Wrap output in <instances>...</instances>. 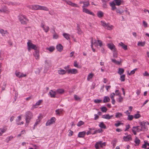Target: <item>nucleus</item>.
<instances>
[{
	"label": "nucleus",
	"mask_w": 149,
	"mask_h": 149,
	"mask_svg": "<svg viewBox=\"0 0 149 149\" xmlns=\"http://www.w3.org/2000/svg\"><path fill=\"white\" fill-rule=\"evenodd\" d=\"M99 127H100V129H98L95 130L94 132H93L92 131L94 130V128H89V131H88L86 133V134L88 135L89 134H97V133H100L102 132V122L100 123V124L99 125Z\"/></svg>",
	"instance_id": "f257e3e1"
},
{
	"label": "nucleus",
	"mask_w": 149,
	"mask_h": 149,
	"mask_svg": "<svg viewBox=\"0 0 149 149\" xmlns=\"http://www.w3.org/2000/svg\"><path fill=\"white\" fill-rule=\"evenodd\" d=\"M121 3V0H114L113 1L110 3V6L111 7V10H114L116 9L115 6H120Z\"/></svg>",
	"instance_id": "f03ea898"
},
{
	"label": "nucleus",
	"mask_w": 149,
	"mask_h": 149,
	"mask_svg": "<svg viewBox=\"0 0 149 149\" xmlns=\"http://www.w3.org/2000/svg\"><path fill=\"white\" fill-rule=\"evenodd\" d=\"M18 19L21 23L23 24H26L29 21L28 19L24 15H21L18 16Z\"/></svg>",
	"instance_id": "7ed1b4c3"
},
{
	"label": "nucleus",
	"mask_w": 149,
	"mask_h": 149,
	"mask_svg": "<svg viewBox=\"0 0 149 149\" xmlns=\"http://www.w3.org/2000/svg\"><path fill=\"white\" fill-rule=\"evenodd\" d=\"M25 120L27 125H28L31 119L33 117L32 113L30 111H27L25 113Z\"/></svg>",
	"instance_id": "20e7f679"
},
{
	"label": "nucleus",
	"mask_w": 149,
	"mask_h": 149,
	"mask_svg": "<svg viewBox=\"0 0 149 149\" xmlns=\"http://www.w3.org/2000/svg\"><path fill=\"white\" fill-rule=\"evenodd\" d=\"M27 46L28 49L29 51H30L31 49L36 50L38 48L37 47L36 45L33 44L30 40H29L27 42Z\"/></svg>",
	"instance_id": "39448f33"
},
{
	"label": "nucleus",
	"mask_w": 149,
	"mask_h": 149,
	"mask_svg": "<svg viewBox=\"0 0 149 149\" xmlns=\"http://www.w3.org/2000/svg\"><path fill=\"white\" fill-rule=\"evenodd\" d=\"M103 27L105 29L109 30H111L113 29V26L109 23H106L105 22H103Z\"/></svg>",
	"instance_id": "423d86ee"
},
{
	"label": "nucleus",
	"mask_w": 149,
	"mask_h": 149,
	"mask_svg": "<svg viewBox=\"0 0 149 149\" xmlns=\"http://www.w3.org/2000/svg\"><path fill=\"white\" fill-rule=\"evenodd\" d=\"M56 120L55 118L54 117L50 119L47 121L46 123V125L48 126L52 124H53L55 123Z\"/></svg>",
	"instance_id": "0eeeda50"
},
{
	"label": "nucleus",
	"mask_w": 149,
	"mask_h": 149,
	"mask_svg": "<svg viewBox=\"0 0 149 149\" xmlns=\"http://www.w3.org/2000/svg\"><path fill=\"white\" fill-rule=\"evenodd\" d=\"M9 12V9L5 6H3L1 9H0V13H8Z\"/></svg>",
	"instance_id": "6e6552de"
},
{
	"label": "nucleus",
	"mask_w": 149,
	"mask_h": 149,
	"mask_svg": "<svg viewBox=\"0 0 149 149\" xmlns=\"http://www.w3.org/2000/svg\"><path fill=\"white\" fill-rule=\"evenodd\" d=\"M93 45L96 47H97L98 46L101 47L102 45V41L99 40H95L94 42H93Z\"/></svg>",
	"instance_id": "1a4fd4ad"
},
{
	"label": "nucleus",
	"mask_w": 149,
	"mask_h": 149,
	"mask_svg": "<svg viewBox=\"0 0 149 149\" xmlns=\"http://www.w3.org/2000/svg\"><path fill=\"white\" fill-rule=\"evenodd\" d=\"M107 46L109 49L113 51L116 50L115 45L113 43L108 44Z\"/></svg>",
	"instance_id": "9d476101"
},
{
	"label": "nucleus",
	"mask_w": 149,
	"mask_h": 149,
	"mask_svg": "<svg viewBox=\"0 0 149 149\" xmlns=\"http://www.w3.org/2000/svg\"><path fill=\"white\" fill-rule=\"evenodd\" d=\"M95 147L96 149H99L100 147H102V141L96 142L95 144Z\"/></svg>",
	"instance_id": "9b49d317"
},
{
	"label": "nucleus",
	"mask_w": 149,
	"mask_h": 149,
	"mask_svg": "<svg viewBox=\"0 0 149 149\" xmlns=\"http://www.w3.org/2000/svg\"><path fill=\"white\" fill-rule=\"evenodd\" d=\"M28 7L29 9L32 10H39V7L38 5H33L29 6H28Z\"/></svg>",
	"instance_id": "f8f14e48"
},
{
	"label": "nucleus",
	"mask_w": 149,
	"mask_h": 149,
	"mask_svg": "<svg viewBox=\"0 0 149 149\" xmlns=\"http://www.w3.org/2000/svg\"><path fill=\"white\" fill-rule=\"evenodd\" d=\"M41 27L43 28V30L45 31L46 33L48 32L49 30V27L48 26H46L45 27V25L43 23H41L40 25Z\"/></svg>",
	"instance_id": "ddd939ff"
},
{
	"label": "nucleus",
	"mask_w": 149,
	"mask_h": 149,
	"mask_svg": "<svg viewBox=\"0 0 149 149\" xmlns=\"http://www.w3.org/2000/svg\"><path fill=\"white\" fill-rule=\"evenodd\" d=\"M67 72L71 74H76L78 72L77 70L75 69H71L67 70Z\"/></svg>",
	"instance_id": "4468645a"
},
{
	"label": "nucleus",
	"mask_w": 149,
	"mask_h": 149,
	"mask_svg": "<svg viewBox=\"0 0 149 149\" xmlns=\"http://www.w3.org/2000/svg\"><path fill=\"white\" fill-rule=\"evenodd\" d=\"M83 12L85 13H86L91 15H92L93 16L95 15L94 14L93 12L90 11V10H88V9L86 8H83Z\"/></svg>",
	"instance_id": "2eb2a0df"
},
{
	"label": "nucleus",
	"mask_w": 149,
	"mask_h": 149,
	"mask_svg": "<svg viewBox=\"0 0 149 149\" xmlns=\"http://www.w3.org/2000/svg\"><path fill=\"white\" fill-rule=\"evenodd\" d=\"M33 55L36 59L38 60L39 59V51L37 50V49L35 50V52L33 54Z\"/></svg>",
	"instance_id": "dca6fc26"
},
{
	"label": "nucleus",
	"mask_w": 149,
	"mask_h": 149,
	"mask_svg": "<svg viewBox=\"0 0 149 149\" xmlns=\"http://www.w3.org/2000/svg\"><path fill=\"white\" fill-rule=\"evenodd\" d=\"M123 140L125 141H128L132 139L131 136L130 135H127L126 136H124L123 137Z\"/></svg>",
	"instance_id": "f3484780"
},
{
	"label": "nucleus",
	"mask_w": 149,
	"mask_h": 149,
	"mask_svg": "<svg viewBox=\"0 0 149 149\" xmlns=\"http://www.w3.org/2000/svg\"><path fill=\"white\" fill-rule=\"evenodd\" d=\"M38 118L36 120V122H35L34 125V127H36V126L38 124V123L40 122V121L41 120V119L42 118V116L41 115H40L39 116H38Z\"/></svg>",
	"instance_id": "a211bd4d"
},
{
	"label": "nucleus",
	"mask_w": 149,
	"mask_h": 149,
	"mask_svg": "<svg viewBox=\"0 0 149 149\" xmlns=\"http://www.w3.org/2000/svg\"><path fill=\"white\" fill-rule=\"evenodd\" d=\"M146 122L143 121L140 122V125L141 126V127L144 131L146 129Z\"/></svg>",
	"instance_id": "6ab92c4d"
},
{
	"label": "nucleus",
	"mask_w": 149,
	"mask_h": 149,
	"mask_svg": "<svg viewBox=\"0 0 149 149\" xmlns=\"http://www.w3.org/2000/svg\"><path fill=\"white\" fill-rule=\"evenodd\" d=\"M56 49L58 51L61 52L63 50V46L61 44H59L56 45Z\"/></svg>",
	"instance_id": "aec40b11"
},
{
	"label": "nucleus",
	"mask_w": 149,
	"mask_h": 149,
	"mask_svg": "<svg viewBox=\"0 0 149 149\" xmlns=\"http://www.w3.org/2000/svg\"><path fill=\"white\" fill-rule=\"evenodd\" d=\"M49 94L51 97H55L56 94V91H54L52 90H50L49 92Z\"/></svg>",
	"instance_id": "412c9836"
},
{
	"label": "nucleus",
	"mask_w": 149,
	"mask_h": 149,
	"mask_svg": "<svg viewBox=\"0 0 149 149\" xmlns=\"http://www.w3.org/2000/svg\"><path fill=\"white\" fill-rule=\"evenodd\" d=\"M86 134V132L85 131L80 132L78 133V137L80 138H83L85 136Z\"/></svg>",
	"instance_id": "4be33fe9"
},
{
	"label": "nucleus",
	"mask_w": 149,
	"mask_h": 149,
	"mask_svg": "<svg viewBox=\"0 0 149 149\" xmlns=\"http://www.w3.org/2000/svg\"><path fill=\"white\" fill-rule=\"evenodd\" d=\"M63 109H56L55 111V112H56V115H60L63 112Z\"/></svg>",
	"instance_id": "5701e85b"
},
{
	"label": "nucleus",
	"mask_w": 149,
	"mask_h": 149,
	"mask_svg": "<svg viewBox=\"0 0 149 149\" xmlns=\"http://www.w3.org/2000/svg\"><path fill=\"white\" fill-rule=\"evenodd\" d=\"M111 60L112 62L117 65H120L122 62V61L120 60V61H118L115 59H111Z\"/></svg>",
	"instance_id": "b1692460"
},
{
	"label": "nucleus",
	"mask_w": 149,
	"mask_h": 149,
	"mask_svg": "<svg viewBox=\"0 0 149 149\" xmlns=\"http://www.w3.org/2000/svg\"><path fill=\"white\" fill-rule=\"evenodd\" d=\"M39 10H44L45 11H48L49 9L47 7L39 5Z\"/></svg>",
	"instance_id": "393cba45"
},
{
	"label": "nucleus",
	"mask_w": 149,
	"mask_h": 149,
	"mask_svg": "<svg viewBox=\"0 0 149 149\" xmlns=\"http://www.w3.org/2000/svg\"><path fill=\"white\" fill-rule=\"evenodd\" d=\"M58 73L60 74H64L66 73V71L65 70L63 69H60L58 70Z\"/></svg>",
	"instance_id": "a878e982"
},
{
	"label": "nucleus",
	"mask_w": 149,
	"mask_h": 149,
	"mask_svg": "<svg viewBox=\"0 0 149 149\" xmlns=\"http://www.w3.org/2000/svg\"><path fill=\"white\" fill-rule=\"evenodd\" d=\"M42 100H39L37 102H36L35 104L32 107L33 108V109L36 108L37 107H36V106L39 105L42 102Z\"/></svg>",
	"instance_id": "bb28decb"
},
{
	"label": "nucleus",
	"mask_w": 149,
	"mask_h": 149,
	"mask_svg": "<svg viewBox=\"0 0 149 149\" xmlns=\"http://www.w3.org/2000/svg\"><path fill=\"white\" fill-rule=\"evenodd\" d=\"M113 116V115L110 116L109 114H107L103 115V118L109 120Z\"/></svg>",
	"instance_id": "cd10ccee"
},
{
	"label": "nucleus",
	"mask_w": 149,
	"mask_h": 149,
	"mask_svg": "<svg viewBox=\"0 0 149 149\" xmlns=\"http://www.w3.org/2000/svg\"><path fill=\"white\" fill-rule=\"evenodd\" d=\"M63 36L64 38H65L67 40H70V35L69 34H68L65 33H64L63 34Z\"/></svg>",
	"instance_id": "c85d7f7f"
},
{
	"label": "nucleus",
	"mask_w": 149,
	"mask_h": 149,
	"mask_svg": "<svg viewBox=\"0 0 149 149\" xmlns=\"http://www.w3.org/2000/svg\"><path fill=\"white\" fill-rule=\"evenodd\" d=\"M83 3L84 4L82 6V7L83 8L87 7L89 5V3L88 1L86 2H80V3Z\"/></svg>",
	"instance_id": "c756f323"
},
{
	"label": "nucleus",
	"mask_w": 149,
	"mask_h": 149,
	"mask_svg": "<svg viewBox=\"0 0 149 149\" xmlns=\"http://www.w3.org/2000/svg\"><path fill=\"white\" fill-rule=\"evenodd\" d=\"M119 45L122 47V48L125 50H126L127 49V46L125 45L123 42H120L119 43Z\"/></svg>",
	"instance_id": "7c9ffc66"
},
{
	"label": "nucleus",
	"mask_w": 149,
	"mask_h": 149,
	"mask_svg": "<svg viewBox=\"0 0 149 149\" xmlns=\"http://www.w3.org/2000/svg\"><path fill=\"white\" fill-rule=\"evenodd\" d=\"M77 33L78 34H81L82 33V31L79 25L77 24Z\"/></svg>",
	"instance_id": "2f4dec72"
},
{
	"label": "nucleus",
	"mask_w": 149,
	"mask_h": 149,
	"mask_svg": "<svg viewBox=\"0 0 149 149\" xmlns=\"http://www.w3.org/2000/svg\"><path fill=\"white\" fill-rule=\"evenodd\" d=\"M140 142V140L137 137H136L134 141V142L135 143V146H137L139 145Z\"/></svg>",
	"instance_id": "473e14b6"
},
{
	"label": "nucleus",
	"mask_w": 149,
	"mask_h": 149,
	"mask_svg": "<svg viewBox=\"0 0 149 149\" xmlns=\"http://www.w3.org/2000/svg\"><path fill=\"white\" fill-rule=\"evenodd\" d=\"M56 93L59 94H62L64 92V91L63 89H58L56 91Z\"/></svg>",
	"instance_id": "72a5a7b5"
},
{
	"label": "nucleus",
	"mask_w": 149,
	"mask_h": 149,
	"mask_svg": "<svg viewBox=\"0 0 149 149\" xmlns=\"http://www.w3.org/2000/svg\"><path fill=\"white\" fill-rule=\"evenodd\" d=\"M133 129H136V130L137 132L143 131L141 127L140 128V127L139 126H134L133 127Z\"/></svg>",
	"instance_id": "f704fd0d"
},
{
	"label": "nucleus",
	"mask_w": 149,
	"mask_h": 149,
	"mask_svg": "<svg viewBox=\"0 0 149 149\" xmlns=\"http://www.w3.org/2000/svg\"><path fill=\"white\" fill-rule=\"evenodd\" d=\"M0 33L2 34V36H4L7 33H8L7 30L4 31L3 29H1L0 30Z\"/></svg>",
	"instance_id": "c9c22d12"
},
{
	"label": "nucleus",
	"mask_w": 149,
	"mask_h": 149,
	"mask_svg": "<svg viewBox=\"0 0 149 149\" xmlns=\"http://www.w3.org/2000/svg\"><path fill=\"white\" fill-rule=\"evenodd\" d=\"M124 70L122 68H119L118 73L120 75L122 74L124 72Z\"/></svg>",
	"instance_id": "e433bc0d"
},
{
	"label": "nucleus",
	"mask_w": 149,
	"mask_h": 149,
	"mask_svg": "<svg viewBox=\"0 0 149 149\" xmlns=\"http://www.w3.org/2000/svg\"><path fill=\"white\" fill-rule=\"evenodd\" d=\"M110 100V99L109 97L105 96L104 97L103 100V102H109Z\"/></svg>",
	"instance_id": "4c0bfd02"
},
{
	"label": "nucleus",
	"mask_w": 149,
	"mask_h": 149,
	"mask_svg": "<svg viewBox=\"0 0 149 149\" xmlns=\"http://www.w3.org/2000/svg\"><path fill=\"white\" fill-rule=\"evenodd\" d=\"M55 48L53 46H51L49 47H47L46 49L48 50L51 52H52L54 50Z\"/></svg>",
	"instance_id": "58836bf2"
},
{
	"label": "nucleus",
	"mask_w": 149,
	"mask_h": 149,
	"mask_svg": "<svg viewBox=\"0 0 149 149\" xmlns=\"http://www.w3.org/2000/svg\"><path fill=\"white\" fill-rule=\"evenodd\" d=\"M117 142V140L114 139L112 142L111 143L113 144V148H114L116 146V144Z\"/></svg>",
	"instance_id": "ea45409f"
},
{
	"label": "nucleus",
	"mask_w": 149,
	"mask_h": 149,
	"mask_svg": "<svg viewBox=\"0 0 149 149\" xmlns=\"http://www.w3.org/2000/svg\"><path fill=\"white\" fill-rule=\"evenodd\" d=\"M93 76V74L92 73H90L89 74L87 77V79L88 81H89L91 79Z\"/></svg>",
	"instance_id": "a19ab883"
},
{
	"label": "nucleus",
	"mask_w": 149,
	"mask_h": 149,
	"mask_svg": "<svg viewBox=\"0 0 149 149\" xmlns=\"http://www.w3.org/2000/svg\"><path fill=\"white\" fill-rule=\"evenodd\" d=\"M9 5H11L13 6L18 5L19 4V3L16 2H10L8 4Z\"/></svg>",
	"instance_id": "79ce46f5"
},
{
	"label": "nucleus",
	"mask_w": 149,
	"mask_h": 149,
	"mask_svg": "<svg viewBox=\"0 0 149 149\" xmlns=\"http://www.w3.org/2000/svg\"><path fill=\"white\" fill-rule=\"evenodd\" d=\"M97 16L100 18L102 17V12L100 11H98L97 13Z\"/></svg>",
	"instance_id": "37998d69"
},
{
	"label": "nucleus",
	"mask_w": 149,
	"mask_h": 149,
	"mask_svg": "<svg viewBox=\"0 0 149 149\" xmlns=\"http://www.w3.org/2000/svg\"><path fill=\"white\" fill-rule=\"evenodd\" d=\"M125 75L124 74L121 75L120 77V79L121 81H124L125 80Z\"/></svg>",
	"instance_id": "c03bdc74"
},
{
	"label": "nucleus",
	"mask_w": 149,
	"mask_h": 149,
	"mask_svg": "<svg viewBox=\"0 0 149 149\" xmlns=\"http://www.w3.org/2000/svg\"><path fill=\"white\" fill-rule=\"evenodd\" d=\"M13 137L12 136L8 137L6 140V142L7 143H8L13 138Z\"/></svg>",
	"instance_id": "a18cd8bd"
},
{
	"label": "nucleus",
	"mask_w": 149,
	"mask_h": 149,
	"mask_svg": "<svg viewBox=\"0 0 149 149\" xmlns=\"http://www.w3.org/2000/svg\"><path fill=\"white\" fill-rule=\"evenodd\" d=\"M122 116V114L119 112L117 113H116V117L117 118H119L120 117Z\"/></svg>",
	"instance_id": "49530a36"
},
{
	"label": "nucleus",
	"mask_w": 149,
	"mask_h": 149,
	"mask_svg": "<svg viewBox=\"0 0 149 149\" xmlns=\"http://www.w3.org/2000/svg\"><path fill=\"white\" fill-rule=\"evenodd\" d=\"M138 45L140 46H143L145 45V42H139L138 43Z\"/></svg>",
	"instance_id": "de8ad7c7"
},
{
	"label": "nucleus",
	"mask_w": 149,
	"mask_h": 149,
	"mask_svg": "<svg viewBox=\"0 0 149 149\" xmlns=\"http://www.w3.org/2000/svg\"><path fill=\"white\" fill-rule=\"evenodd\" d=\"M123 100V98L120 95H119L118 101L120 102H122Z\"/></svg>",
	"instance_id": "09e8293b"
},
{
	"label": "nucleus",
	"mask_w": 149,
	"mask_h": 149,
	"mask_svg": "<svg viewBox=\"0 0 149 149\" xmlns=\"http://www.w3.org/2000/svg\"><path fill=\"white\" fill-rule=\"evenodd\" d=\"M84 124V122L82 121H80L78 123L77 125L78 127H80Z\"/></svg>",
	"instance_id": "8fccbe9b"
},
{
	"label": "nucleus",
	"mask_w": 149,
	"mask_h": 149,
	"mask_svg": "<svg viewBox=\"0 0 149 149\" xmlns=\"http://www.w3.org/2000/svg\"><path fill=\"white\" fill-rule=\"evenodd\" d=\"M133 116L132 115H130V114L128 115V116L127 119L129 120H132L133 119Z\"/></svg>",
	"instance_id": "3c124183"
},
{
	"label": "nucleus",
	"mask_w": 149,
	"mask_h": 149,
	"mask_svg": "<svg viewBox=\"0 0 149 149\" xmlns=\"http://www.w3.org/2000/svg\"><path fill=\"white\" fill-rule=\"evenodd\" d=\"M116 9V12L117 13H119L120 14H121L124 12V11L123 10H120L119 9H117V8Z\"/></svg>",
	"instance_id": "603ef678"
},
{
	"label": "nucleus",
	"mask_w": 149,
	"mask_h": 149,
	"mask_svg": "<svg viewBox=\"0 0 149 149\" xmlns=\"http://www.w3.org/2000/svg\"><path fill=\"white\" fill-rule=\"evenodd\" d=\"M137 70V68H135L133 70H132L129 73V75H131L132 74H133L135 72V71Z\"/></svg>",
	"instance_id": "864d4df0"
},
{
	"label": "nucleus",
	"mask_w": 149,
	"mask_h": 149,
	"mask_svg": "<svg viewBox=\"0 0 149 149\" xmlns=\"http://www.w3.org/2000/svg\"><path fill=\"white\" fill-rule=\"evenodd\" d=\"M74 99L76 100H79L80 99V98L77 95H74Z\"/></svg>",
	"instance_id": "5fc2aeb1"
},
{
	"label": "nucleus",
	"mask_w": 149,
	"mask_h": 149,
	"mask_svg": "<svg viewBox=\"0 0 149 149\" xmlns=\"http://www.w3.org/2000/svg\"><path fill=\"white\" fill-rule=\"evenodd\" d=\"M140 117L141 116L140 115V114L139 113H136L135 114L134 116V118L136 119Z\"/></svg>",
	"instance_id": "6e6d98bb"
},
{
	"label": "nucleus",
	"mask_w": 149,
	"mask_h": 149,
	"mask_svg": "<svg viewBox=\"0 0 149 149\" xmlns=\"http://www.w3.org/2000/svg\"><path fill=\"white\" fill-rule=\"evenodd\" d=\"M113 57L115 58L117 57V53L116 50L115 51H113Z\"/></svg>",
	"instance_id": "4d7b16f0"
},
{
	"label": "nucleus",
	"mask_w": 149,
	"mask_h": 149,
	"mask_svg": "<svg viewBox=\"0 0 149 149\" xmlns=\"http://www.w3.org/2000/svg\"><path fill=\"white\" fill-rule=\"evenodd\" d=\"M102 101L101 100L96 99L94 100V102L96 103H98L101 102Z\"/></svg>",
	"instance_id": "13d9d810"
},
{
	"label": "nucleus",
	"mask_w": 149,
	"mask_h": 149,
	"mask_svg": "<svg viewBox=\"0 0 149 149\" xmlns=\"http://www.w3.org/2000/svg\"><path fill=\"white\" fill-rule=\"evenodd\" d=\"M16 122L17 124L18 125H20L22 124H23L24 123L23 121H22L20 122L19 121H16Z\"/></svg>",
	"instance_id": "bf43d9fd"
},
{
	"label": "nucleus",
	"mask_w": 149,
	"mask_h": 149,
	"mask_svg": "<svg viewBox=\"0 0 149 149\" xmlns=\"http://www.w3.org/2000/svg\"><path fill=\"white\" fill-rule=\"evenodd\" d=\"M73 133V132L72 131H71L70 130H69V134L68 135L69 136H71L72 135Z\"/></svg>",
	"instance_id": "052dcab7"
},
{
	"label": "nucleus",
	"mask_w": 149,
	"mask_h": 149,
	"mask_svg": "<svg viewBox=\"0 0 149 149\" xmlns=\"http://www.w3.org/2000/svg\"><path fill=\"white\" fill-rule=\"evenodd\" d=\"M16 76L19 78V76L20 74V72L16 71L15 72Z\"/></svg>",
	"instance_id": "680f3d73"
},
{
	"label": "nucleus",
	"mask_w": 149,
	"mask_h": 149,
	"mask_svg": "<svg viewBox=\"0 0 149 149\" xmlns=\"http://www.w3.org/2000/svg\"><path fill=\"white\" fill-rule=\"evenodd\" d=\"M58 36L56 33H55L53 36V38L54 39H56L58 38Z\"/></svg>",
	"instance_id": "e2e57ef3"
},
{
	"label": "nucleus",
	"mask_w": 149,
	"mask_h": 149,
	"mask_svg": "<svg viewBox=\"0 0 149 149\" xmlns=\"http://www.w3.org/2000/svg\"><path fill=\"white\" fill-rule=\"evenodd\" d=\"M93 40H92L91 41V47L93 50V51L94 52H95V49H93Z\"/></svg>",
	"instance_id": "0e129e2a"
},
{
	"label": "nucleus",
	"mask_w": 149,
	"mask_h": 149,
	"mask_svg": "<svg viewBox=\"0 0 149 149\" xmlns=\"http://www.w3.org/2000/svg\"><path fill=\"white\" fill-rule=\"evenodd\" d=\"M49 14L51 15H53L56 14V13L54 12V11H50L49 12Z\"/></svg>",
	"instance_id": "69168bd1"
},
{
	"label": "nucleus",
	"mask_w": 149,
	"mask_h": 149,
	"mask_svg": "<svg viewBox=\"0 0 149 149\" xmlns=\"http://www.w3.org/2000/svg\"><path fill=\"white\" fill-rule=\"evenodd\" d=\"M143 24L145 27L146 28L147 27V23L145 21H143Z\"/></svg>",
	"instance_id": "338daca9"
},
{
	"label": "nucleus",
	"mask_w": 149,
	"mask_h": 149,
	"mask_svg": "<svg viewBox=\"0 0 149 149\" xmlns=\"http://www.w3.org/2000/svg\"><path fill=\"white\" fill-rule=\"evenodd\" d=\"M143 75L144 76H149V74L147 71H145L143 74Z\"/></svg>",
	"instance_id": "774afa93"
}]
</instances>
